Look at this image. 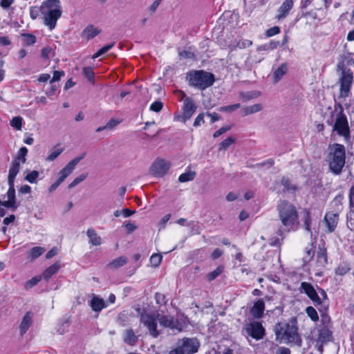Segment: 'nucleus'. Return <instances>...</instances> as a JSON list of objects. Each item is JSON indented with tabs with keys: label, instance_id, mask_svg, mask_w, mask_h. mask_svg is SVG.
<instances>
[{
	"label": "nucleus",
	"instance_id": "obj_21",
	"mask_svg": "<svg viewBox=\"0 0 354 354\" xmlns=\"http://www.w3.org/2000/svg\"><path fill=\"white\" fill-rule=\"evenodd\" d=\"M264 310L265 302L263 299H259L254 303L250 308V313L254 318L261 319L263 316Z\"/></svg>",
	"mask_w": 354,
	"mask_h": 354
},
{
	"label": "nucleus",
	"instance_id": "obj_42",
	"mask_svg": "<svg viewBox=\"0 0 354 354\" xmlns=\"http://www.w3.org/2000/svg\"><path fill=\"white\" fill-rule=\"evenodd\" d=\"M24 38V45L26 46H32L36 42V37L30 33H24L22 35Z\"/></svg>",
	"mask_w": 354,
	"mask_h": 354
},
{
	"label": "nucleus",
	"instance_id": "obj_63",
	"mask_svg": "<svg viewBox=\"0 0 354 354\" xmlns=\"http://www.w3.org/2000/svg\"><path fill=\"white\" fill-rule=\"evenodd\" d=\"M15 0H1L0 6L3 9H8L13 3Z\"/></svg>",
	"mask_w": 354,
	"mask_h": 354
},
{
	"label": "nucleus",
	"instance_id": "obj_32",
	"mask_svg": "<svg viewBox=\"0 0 354 354\" xmlns=\"http://www.w3.org/2000/svg\"><path fill=\"white\" fill-rule=\"evenodd\" d=\"M100 33V30L95 28L93 25L88 26L83 31L82 36L89 40L94 38Z\"/></svg>",
	"mask_w": 354,
	"mask_h": 354
},
{
	"label": "nucleus",
	"instance_id": "obj_25",
	"mask_svg": "<svg viewBox=\"0 0 354 354\" xmlns=\"http://www.w3.org/2000/svg\"><path fill=\"white\" fill-rule=\"evenodd\" d=\"M20 169V164L17 160H13L8 173V184H15V178Z\"/></svg>",
	"mask_w": 354,
	"mask_h": 354
},
{
	"label": "nucleus",
	"instance_id": "obj_13",
	"mask_svg": "<svg viewBox=\"0 0 354 354\" xmlns=\"http://www.w3.org/2000/svg\"><path fill=\"white\" fill-rule=\"evenodd\" d=\"M197 106L192 99L187 97L183 102V113L179 116L178 120L185 123L196 112Z\"/></svg>",
	"mask_w": 354,
	"mask_h": 354
},
{
	"label": "nucleus",
	"instance_id": "obj_18",
	"mask_svg": "<svg viewBox=\"0 0 354 354\" xmlns=\"http://www.w3.org/2000/svg\"><path fill=\"white\" fill-rule=\"evenodd\" d=\"M9 188L6 193L8 201H3L0 199V205L15 210L17 208L16 203L15 184H8Z\"/></svg>",
	"mask_w": 354,
	"mask_h": 354
},
{
	"label": "nucleus",
	"instance_id": "obj_49",
	"mask_svg": "<svg viewBox=\"0 0 354 354\" xmlns=\"http://www.w3.org/2000/svg\"><path fill=\"white\" fill-rule=\"evenodd\" d=\"M154 298L156 304L160 306H165L167 303V299L166 298L165 295L164 294L156 292L155 294Z\"/></svg>",
	"mask_w": 354,
	"mask_h": 354
},
{
	"label": "nucleus",
	"instance_id": "obj_36",
	"mask_svg": "<svg viewBox=\"0 0 354 354\" xmlns=\"http://www.w3.org/2000/svg\"><path fill=\"white\" fill-rule=\"evenodd\" d=\"M224 270V266L220 265L217 266V268L213 271L210 272L207 275V279L209 281H212L214 280L216 277H218Z\"/></svg>",
	"mask_w": 354,
	"mask_h": 354
},
{
	"label": "nucleus",
	"instance_id": "obj_37",
	"mask_svg": "<svg viewBox=\"0 0 354 354\" xmlns=\"http://www.w3.org/2000/svg\"><path fill=\"white\" fill-rule=\"evenodd\" d=\"M83 74L85 77L92 84H95V73L93 69L91 66L84 67L83 68Z\"/></svg>",
	"mask_w": 354,
	"mask_h": 354
},
{
	"label": "nucleus",
	"instance_id": "obj_16",
	"mask_svg": "<svg viewBox=\"0 0 354 354\" xmlns=\"http://www.w3.org/2000/svg\"><path fill=\"white\" fill-rule=\"evenodd\" d=\"M295 1L296 0H283L277 9L275 18L279 21L286 18L293 8Z\"/></svg>",
	"mask_w": 354,
	"mask_h": 354
},
{
	"label": "nucleus",
	"instance_id": "obj_6",
	"mask_svg": "<svg viewBox=\"0 0 354 354\" xmlns=\"http://www.w3.org/2000/svg\"><path fill=\"white\" fill-rule=\"evenodd\" d=\"M186 80L190 86L203 91L213 85L215 78L214 74L198 70L187 73Z\"/></svg>",
	"mask_w": 354,
	"mask_h": 354
},
{
	"label": "nucleus",
	"instance_id": "obj_22",
	"mask_svg": "<svg viewBox=\"0 0 354 354\" xmlns=\"http://www.w3.org/2000/svg\"><path fill=\"white\" fill-rule=\"evenodd\" d=\"M328 263V255L326 248L319 246L316 256V264L319 268H324Z\"/></svg>",
	"mask_w": 354,
	"mask_h": 354
},
{
	"label": "nucleus",
	"instance_id": "obj_1",
	"mask_svg": "<svg viewBox=\"0 0 354 354\" xmlns=\"http://www.w3.org/2000/svg\"><path fill=\"white\" fill-rule=\"evenodd\" d=\"M274 330L277 342L297 346L302 345L296 319L290 323L279 322L276 324Z\"/></svg>",
	"mask_w": 354,
	"mask_h": 354
},
{
	"label": "nucleus",
	"instance_id": "obj_20",
	"mask_svg": "<svg viewBox=\"0 0 354 354\" xmlns=\"http://www.w3.org/2000/svg\"><path fill=\"white\" fill-rule=\"evenodd\" d=\"M333 339V332L327 327L323 326L318 330L317 342L320 344L319 349L322 351V346Z\"/></svg>",
	"mask_w": 354,
	"mask_h": 354
},
{
	"label": "nucleus",
	"instance_id": "obj_55",
	"mask_svg": "<svg viewBox=\"0 0 354 354\" xmlns=\"http://www.w3.org/2000/svg\"><path fill=\"white\" fill-rule=\"evenodd\" d=\"M280 32H281L280 28L277 26H275L268 28L266 32V35L268 37H273V36L280 33Z\"/></svg>",
	"mask_w": 354,
	"mask_h": 354
},
{
	"label": "nucleus",
	"instance_id": "obj_30",
	"mask_svg": "<svg viewBox=\"0 0 354 354\" xmlns=\"http://www.w3.org/2000/svg\"><path fill=\"white\" fill-rule=\"evenodd\" d=\"M87 236L89 238V242L93 245L97 246L101 245L102 239L97 234L93 228H88L86 232Z\"/></svg>",
	"mask_w": 354,
	"mask_h": 354
},
{
	"label": "nucleus",
	"instance_id": "obj_31",
	"mask_svg": "<svg viewBox=\"0 0 354 354\" xmlns=\"http://www.w3.org/2000/svg\"><path fill=\"white\" fill-rule=\"evenodd\" d=\"M138 337L135 335L132 329H127L125 331L124 342L130 346H134L137 343Z\"/></svg>",
	"mask_w": 354,
	"mask_h": 354
},
{
	"label": "nucleus",
	"instance_id": "obj_59",
	"mask_svg": "<svg viewBox=\"0 0 354 354\" xmlns=\"http://www.w3.org/2000/svg\"><path fill=\"white\" fill-rule=\"evenodd\" d=\"M204 122H205L204 114L203 113H201L198 114L197 115V117L195 118L194 122V126L198 127L202 123H204Z\"/></svg>",
	"mask_w": 354,
	"mask_h": 354
},
{
	"label": "nucleus",
	"instance_id": "obj_28",
	"mask_svg": "<svg viewBox=\"0 0 354 354\" xmlns=\"http://www.w3.org/2000/svg\"><path fill=\"white\" fill-rule=\"evenodd\" d=\"M288 72V65L286 63H283L279 67L274 71L273 81L274 83L279 82L282 77Z\"/></svg>",
	"mask_w": 354,
	"mask_h": 354
},
{
	"label": "nucleus",
	"instance_id": "obj_19",
	"mask_svg": "<svg viewBox=\"0 0 354 354\" xmlns=\"http://www.w3.org/2000/svg\"><path fill=\"white\" fill-rule=\"evenodd\" d=\"M82 157H76L71 160L59 173L58 179L62 182H64V180L73 172L75 169V166L79 163V162L82 159Z\"/></svg>",
	"mask_w": 354,
	"mask_h": 354
},
{
	"label": "nucleus",
	"instance_id": "obj_60",
	"mask_svg": "<svg viewBox=\"0 0 354 354\" xmlns=\"http://www.w3.org/2000/svg\"><path fill=\"white\" fill-rule=\"evenodd\" d=\"M223 251L219 248H216L211 254V258L213 260L217 259L223 255Z\"/></svg>",
	"mask_w": 354,
	"mask_h": 354
},
{
	"label": "nucleus",
	"instance_id": "obj_35",
	"mask_svg": "<svg viewBox=\"0 0 354 354\" xmlns=\"http://www.w3.org/2000/svg\"><path fill=\"white\" fill-rule=\"evenodd\" d=\"M262 108L263 107L261 104H255L252 106L244 107L243 111L244 115H248L260 111L262 109Z\"/></svg>",
	"mask_w": 354,
	"mask_h": 354
},
{
	"label": "nucleus",
	"instance_id": "obj_33",
	"mask_svg": "<svg viewBox=\"0 0 354 354\" xmlns=\"http://www.w3.org/2000/svg\"><path fill=\"white\" fill-rule=\"evenodd\" d=\"M45 252V249L41 246H35L28 252V259L31 261L39 258Z\"/></svg>",
	"mask_w": 354,
	"mask_h": 354
},
{
	"label": "nucleus",
	"instance_id": "obj_41",
	"mask_svg": "<svg viewBox=\"0 0 354 354\" xmlns=\"http://www.w3.org/2000/svg\"><path fill=\"white\" fill-rule=\"evenodd\" d=\"M306 313L310 319L315 322L319 320V315L316 310L313 306H308L306 308Z\"/></svg>",
	"mask_w": 354,
	"mask_h": 354
},
{
	"label": "nucleus",
	"instance_id": "obj_46",
	"mask_svg": "<svg viewBox=\"0 0 354 354\" xmlns=\"http://www.w3.org/2000/svg\"><path fill=\"white\" fill-rule=\"evenodd\" d=\"M63 152V149L57 148L55 147L52 151H50V154L46 158L47 161H53L55 160Z\"/></svg>",
	"mask_w": 354,
	"mask_h": 354
},
{
	"label": "nucleus",
	"instance_id": "obj_27",
	"mask_svg": "<svg viewBox=\"0 0 354 354\" xmlns=\"http://www.w3.org/2000/svg\"><path fill=\"white\" fill-rule=\"evenodd\" d=\"M316 249L315 243L312 242L309 246L305 248V255L303 257V261L305 263L310 262L315 257Z\"/></svg>",
	"mask_w": 354,
	"mask_h": 354
},
{
	"label": "nucleus",
	"instance_id": "obj_61",
	"mask_svg": "<svg viewBox=\"0 0 354 354\" xmlns=\"http://www.w3.org/2000/svg\"><path fill=\"white\" fill-rule=\"evenodd\" d=\"M51 52V48L50 47H45L42 48L41 52V57L45 59H49V55Z\"/></svg>",
	"mask_w": 354,
	"mask_h": 354
},
{
	"label": "nucleus",
	"instance_id": "obj_17",
	"mask_svg": "<svg viewBox=\"0 0 354 354\" xmlns=\"http://www.w3.org/2000/svg\"><path fill=\"white\" fill-rule=\"evenodd\" d=\"M339 222V214L333 212H328L325 214L324 223H325L328 233L333 232Z\"/></svg>",
	"mask_w": 354,
	"mask_h": 354
},
{
	"label": "nucleus",
	"instance_id": "obj_45",
	"mask_svg": "<svg viewBox=\"0 0 354 354\" xmlns=\"http://www.w3.org/2000/svg\"><path fill=\"white\" fill-rule=\"evenodd\" d=\"M115 45V43L113 42V43H111V44H109L104 46H103L102 48H101L100 49H99L93 55V59H95V58H97L98 57L102 55L103 54H104L105 53H106L107 51H109L110 49H111Z\"/></svg>",
	"mask_w": 354,
	"mask_h": 354
},
{
	"label": "nucleus",
	"instance_id": "obj_40",
	"mask_svg": "<svg viewBox=\"0 0 354 354\" xmlns=\"http://www.w3.org/2000/svg\"><path fill=\"white\" fill-rule=\"evenodd\" d=\"M42 277L41 275L35 276L30 280L27 281L24 284V288L26 290L30 289L36 286L41 280Z\"/></svg>",
	"mask_w": 354,
	"mask_h": 354
},
{
	"label": "nucleus",
	"instance_id": "obj_5",
	"mask_svg": "<svg viewBox=\"0 0 354 354\" xmlns=\"http://www.w3.org/2000/svg\"><path fill=\"white\" fill-rule=\"evenodd\" d=\"M277 211L279 217L284 227L290 230L298 225V212L292 203L287 201H281L277 205Z\"/></svg>",
	"mask_w": 354,
	"mask_h": 354
},
{
	"label": "nucleus",
	"instance_id": "obj_39",
	"mask_svg": "<svg viewBox=\"0 0 354 354\" xmlns=\"http://www.w3.org/2000/svg\"><path fill=\"white\" fill-rule=\"evenodd\" d=\"M196 176L195 171H188L180 174L178 177V181L180 183H185L190 181L194 179Z\"/></svg>",
	"mask_w": 354,
	"mask_h": 354
},
{
	"label": "nucleus",
	"instance_id": "obj_4",
	"mask_svg": "<svg viewBox=\"0 0 354 354\" xmlns=\"http://www.w3.org/2000/svg\"><path fill=\"white\" fill-rule=\"evenodd\" d=\"M346 150L342 144L335 143L329 147L328 161L330 170L335 174L342 173L346 162Z\"/></svg>",
	"mask_w": 354,
	"mask_h": 354
},
{
	"label": "nucleus",
	"instance_id": "obj_64",
	"mask_svg": "<svg viewBox=\"0 0 354 354\" xmlns=\"http://www.w3.org/2000/svg\"><path fill=\"white\" fill-rule=\"evenodd\" d=\"M121 121L117 120L114 118H111L106 124V127L109 129L114 128L116 125L120 123Z\"/></svg>",
	"mask_w": 354,
	"mask_h": 354
},
{
	"label": "nucleus",
	"instance_id": "obj_38",
	"mask_svg": "<svg viewBox=\"0 0 354 354\" xmlns=\"http://www.w3.org/2000/svg\"><path fill=\"white\" fill-rule=\"evenodd\" d=\"M235 142L236 138L233 137H227L218 145V150H226L230 145L234 144Z\"/></svg>",
	"mask_w": 354,
	"mask_h": 354
},
{
	"label": "nucleus",
	"instance_id": "obj_51",
	"mask_svg": "<svg viewBox=\"0 0 354 354\" xmlns=\"http://www.w3.org/2000/svg\"><path fill=\"white\" fill-rule=\"evenodd\" d=\"M281 185L287 189V190H296V187L292 185L290 180L286 176L282 177L281 180Z\"/></svg>",
	"mask_w": 354,
	"mask_h": 354
},
{
	"label": "nucleus",
	"instance_id": "obj_9",
	"mask_svg": "<svg viewBox=\"0 0 354 354\" xmlns=\"http://www.w3.org/2000/svg\"><path fill=\"white\" fill-rule=\"evenodd\" d=\"M353 82V73L350 68H343L339 78L340 95L346 97L349 95L352 84Z\"/></svg>",
	"mask_w": 354,
	"mask_h": 354
},
{
	"label": "nucleus",
	"instance_id": "obj_14",
	"mask_svg": "<svg viewBox=\"0 0 354 354\" xmlns=\"http://www.w3.org/2000/svg\"><path fill=\"white\" fill-rule=\"evenodd\" d=\"M159 324L163 328H168L171 330H176L179 332L182 331V325L178 319L170 315L159 314L158 318Z\"/></svg>",
	"mask_w": 354,
	"mask_h": 354
},
{
	"label": "nucleus",
	"instance_id": "obj_48",
	"mask_svg": "<svg viewBox=\"0 0 354 354\" xmlns=\"http://www.w3.org/2000/svg\"><path fill=\"white\" fill-rule=\"evenodd\" d=\"M162 259V256L160 254L155 253L153 254L150 257V263L153 267H158L160 266Z\"/></svg>",
	"mask_w": 354,
	"mask_h": 354
},
{
	"label": "nucleus",
	"instance_id": "obj_26",
	"mask_svg": "<svg viewBox=\"0 0 354 354\" xmlns=\"http://www.w3.org/2000/svg\"><path fill=\"white\" fill-rule=\"evenodd\" d=\"M351 270V264L348 261L340 262L335 269V274L337 276L343 277L348 274Z\"/></svg>",
	"mask_w": 354,
	"mask_h": 354
},
{
	"label": "nucleus",
	"instance_id": "obj_3",
	"mask_svg": "<svg viewBox=\"0 0 354 354\" xmlns=\"http://www.w3.org/2000/svg\"><path fill=\"white\" fill-rule=\"evenodd\" d=\"M62 14L61 2L59 0H44L41 3V15L44 24L50 30H53L57 20Z\"/></svg>",
	"mask_w": 354,
	"mask_h": 354
},
{
	"label": "nucleus",
	"instance_id": "obj_56",
	"mask_svg": "<svg viewBox=\"0 0 354 354\" xmlns=\"http://www.w3.org/2000/svg\"><path fill=\"white\" fill-rule=\"evenodd\" d=\"M163 107V104L160 101H155L150 105V110L158 113L160 112Z\"/></svg>",
	"mask_w": 354,
	"mask_h": 354
},
{
	"label": "nucleus",
	"instance_id": "obj_53",
	"mask_svg": "<svg viewBox=\"0 0 354 354\" xmlns=\"http://www.w3.org/2000/svg\"><path fill=\"white\" fill-rule=\"evenodd\" d=\"M311 214L309 209L305 210V216H304V225L307 230H310L311 225Z\"/></svg>",
	"mask_w": 354,
	"mask_h": 354
},
{
	"label": "nucleus",
	"instance_id": "obj_43",
	"mask_svg": "<svg viewBox=\"0 0 354 354\" xmlns=\"http://www.w3.org/2000/svg\"><path fill=\"white\" fill-rule=\"evenodd\" d=\"M27 153L28 149L26 147H21L17 153V156L14 160H17L19 162L24 163L26 160V156Z\"/></svg>",
	"mask_w": 354,
	"mask_h": 354
},
{
	"label": "nucleus",
	"instance_id": "obj_62",
	"mask_svg": "<svg viewBox=\"0 0 354 354\" xmlns=\"http://www.w3.org/2000/svg\"><path fill=\"white\" fill-rule=\"evenodd\" d=\"M124 227H125V229H126L127 233H129V234L132 233L137 228V227L133 223H131V222L127 223L124 225Z\"/></svg>",
	"mask_w": 354,
	"mask_h": 354
},
{
	"label": "nucleus",
	"instance_id": "obj_52",
	"mask_svg": "<svg viewBox=\"0 0 354 354\" xmlns=\"http://www.w3.org/2000/svg\"><path fill=\"white\" fill-rule=\"evenodd\" d=\"M240 106H241V104L239 103H238V104H232V105L221 106L219 108V111H223V112H232V111H236L238 109H239Z\"/></svg>",
	"mask_w": 354,
	"mask_h": 354
},
{
	"label": "nucleus",
	"instance_id": "obj_54",
	"mask_svg": "<svg viewBox=\"0 0 354 354\" xmlns=\"http://www.w3.org/2000/svg\"><path fill=\"white\" fill-rule=\"evenodd\" d=\"M87 175L86 174H81L79 176H77V178H75L69 185H68V188L69 189H71V188H73L75 187L76 185H77L79 183H80L81 182H82L84 180L86 179Z\"/></svg>",
	"mask_w": 354,
	"mask_h": 354
},
{
	"label": "nucleus",
	"instance_id": "obj_57",
	"mask_svg": "<svg viewBox=\"0 0 354 354\" xmlns=\"http://www.w3.org/2000/svg\"><path fill=\"white\" fill-rule=\"evenodd\" d=\"M232 129V126L231 125H225V126H223L222 127H221L218 130L216 131L214 134H213V137L214 138H218L221 135H222L223 133H225L226 131L230 130Z\"/></svg>",
	"mask_w": 354,
	"mask_h": 354
},
{
	"label": "nucleus",
	"instance_id": "obj_11",
	"mask_svg": "<svg viewBox=\"0 0 354 354\" xmlns=\"http://www.w3.org/2000/svg\"><path fill=\"white\" fill-rule=\"evenodd\" d=\"M333 131H337L340 136L348 138L350 136L348 123L346 115L341 110L335 120Z\"/></svg>",
	"mask_w": 354,
	"mask_h": 354
},
{
	"label": "nucleus",
	"instance_id": "obj_29",
	"mask_svg": "<svg viewBox=\"0 0 354 354\" xmlns=\"http://www.w3.org/2000/svg\"><path fill=\"white\" fill-rule=\"evenodd\" d=\"M90 306L92 310L95 312H100L106 306L104 301L96 296L91 299Z\"/></svg>",
	"mask_w": 354,
	"mask_h": 354
},
{
	"label": "nucleus",
	"instance_id": "obj_58",
	"mask_svg": "<svg viewBox=\"0 0 354 354\" xmlns=\"http://www.w3.org/2000/svg\"><path fill=\"white\" fill-rule=\"evenodd\" d=\"M65 73L63 71H55L53 72V78L50 81V83L52 84L54 82L59 81L60 78L63 76H64Z\"/></svg>",
	"mask_w": 354,
	"mask_h": 354
},
{
	"label": "nucleus",
	"instance_id": "obj_34",
	"mask_svg": "<svg viewBox=\"0 0 354 354\" xmlns=\"http://www.w3.org/2000/svg\"><path fill=\"white\" fill-rule=\"evenodd\" d=\"M127 262V258L124 257H120L108 264V267L111 269H117L123 266Z\"/></svg>",
	"mask_w": 354,
	"mask_h": 354
},
{
	"label": "nucleus",
	"instance_id": "obj_2",
	"mask_svg": "<svg viewBox=\"0 0 354 354\" xmlns=\"http://www.w3.org/2000/svg\"><path fill=\"white\" fill-rule=\"evenodd\" d=\"M331 3L332 0H301V17L321 21L324 16V9L327 10Z\"/></svg>",
	"mask_w": 354,
	"mask_h": 354
},
{
	"label": "nucleus",
	"instance_id": "obj_23",
	"mask_svg": "<svg viewBox=\"0 0 354 354\" xmlns=\"http://www.w3.org/2000/svg\"><path fill=\"white\" fill-rule=\"evenodd\" d=\"M32 313L28 311L24 315L19 326L20 335L21 336H23L27 332V330L32 325Z\"/></svg>",
	"mask_w": 354,
	"mask_h": 354
},
{
	"label": "nucleus",
	"instance_id": "obj_8",
	"mask_svg": "<svg viewBox=\"0 0 354 354\" xmlns=\"http://www.w3.org/2000/svg\"><path fill=\"white\" fill-rule=\"evenodd\" d=\"M158 317L159 313L158 312L151 313H142L140 315V322L147 327L149 334L155 338L158 337L160 335V332L157 328Z\"/></svg>",
	"mask_w": 354,
	"mask_h": 354
},
{
	"label": "nucleus",
	"instance_id": "obj_10",
	"mask_svg": "<svg viewBox=\"0 0 354 354\" xmlns=\"http://www.w3.org/2000/svg\"><path fill=\"white\" fill-rule=\"evenodd\" d=\"M244 330L246 334L252 339L259 341L266 336V328L261 322L254 321L250 322L245 324Z\"/></svg>",
	"mask_w": 354,
	"mask_h": 354
},
{
	"label": "nucleus",
	"instance_id": "obj_12",
	"mask_svg": "<svg viewBox=\"0 0 354 354\" xmlns=\"http://www.w3.org/2000/svg\"><path fill=\"white\" fill-rule=\"evenodd\" d=\"M171 167V163L162 158H157L150 168V173L156 177H162Z\"/></svg>",
	"mask_w": 354,
	"mask_h": 354
},
{
	"label": "nucleus",
	"instance_id": "obj_24",
	"mask_svg": "<svg viewBox=\"0 0 354 354\" xmlns=\"http://www.w3.org/2000/svg\"><path fill=\"white\" fill-rule=\"evenodd\" d=\"M61 268V263L56 261L48 267L41 274V277L46 281H48L54 274H55Z\"/></svg>",
	"mask_w": 354,
	"mask_h": 354
},
{
	"label": "nucleus",
	"instance_id": "obj_47",
	"mask_svg": "<svg viewBox=\"0 0 354 354\" xmlns=\"http://www.w3.org/2000/svg\"><path fill=\"white\" fill-rule=\"evenodd\" d=\"M41 15V5L38 6H31L30 8V17L32 20H35L39 15Z\"/></svg>",
	"mask_w": 354,
	"mask_h": 354
},
{
	"label": "nucleus",
	"instance_id": "obj_15",
	"mask_svg": "<svg viewBox=\"0 0 354 354\" xmlns=\"http://www.w3.org/2000/svg\"><path fill=\"white\" fill-rule=\"evenodd\" d=\"M301 289L303 292H304L308 298L313 301V304L317 307L322 304V301L317 292H316L313 286L308 282H301Z\"/></svg>",
	"mask_w": 354,
	"mask_h": 354
},
{
	"label": "nucleus",
	"instance_id": "obj_44",
	"mask_svg": "<svg viewBox=\"0 0 354 354\" xmlns=\"http://www.w3.org/2000/svg\"><path fill=\"white\" fill-rule=\"evenodd\" d=\"M23 119L20 116L12 118L10 120V125L17 131H21L22 128Z\"/></svg>",
	"mask_w": 354,
	"mask_h": 354
},
{
	"label": "nucleus",
	"instance_id": "obj_7",
	"mask_svg": "<svg viewBox=\"0 0 354 354\" xmlns=\"http://www.w3.org/2000/svg\"><path fill=\"white\" fill-rule=\"evenodd\" d=\"M199 348V342L196 339L183 337L179 339L177 346L171 350L169 354H194Z\"/></svg>",
	"mask_w": 354,
	"mask_h": 354
},
{
	"label": "nucleus",
	"instance_id": "obj_50",
	"mask_svg": "<svg viewBox=\"0 0 354 354\" xmlns=\"http://www.w3.org/2000/svg\"><path fill=\"white\" fill-rule=\"evenodd\" d=\"M39 171L34 170L25 176V180L30 183H35L39 177Z\"/></svg>",
	"mask_w": 354,
	"mask_h": 354
}]
</instances>
